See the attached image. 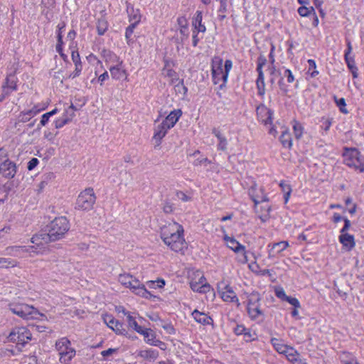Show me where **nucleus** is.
Returning <instances> with one entry per match:
<instances>
[{"label":"nucleus","instance_id":"1","mask_svg":"<svg viewBox=\"0 0 364 364\" xmlns=\"http://www.w3.org/2000/svg\"><path fill=\"white\" fill-rule=\"evenodd\" d=\"M70 222L65 216L55 218L48 226V233L34 235L31 237L32 246H11L6 249L7 255L18 256V252L33 255H42L46 251L48 242L61 239L69 230Z\"/></svg>","mask_w":364,"mask_h":364},{"label":"nucleus","instance_id":"2","mask_svg":"<svg viewBox=\"0 0 364 364\" xmlns=\"http://www.w3.org/2000/svg\"><path fill=\"white\" fill-rule=\"evenodd\" d=\"M160 238L168 250L180 255H185L188 245L185 238L183 226L176 222L166 223L160 228Z\"/></svg>","mask_w":364,"mask_h":364},{"label":"nucleus","instance_id":"3","mask_svg":"<svg viewBox=\"0 0 364 364\" xmlns=\"http://www.w3.org/2000/svg\"><path fill=\"white\" fill-rule=\"evenodd\" d=\"M232 61L227 59L224 64L220 56H214L211 60V77L213 83L218 85L219 90L226 87L230 71L232 68Z\"/></svg>","mask_w":364,"mask_h":364},{"label":"nucleus","instance_id":"4","mask_svg":"<svg viewBox=\"0 0 364 364\" xmlns=\"http://www.w3.org/2000/svg\"><path fill=\"white\" fill-rule=\"evenodd\" d=\"M343 164L358 173H364V156L356 148L344 147Z\"/></svg>","mask_w":364,"mask_h":364},{"label":"nucleus","instance_id":"5","mask_svg":"<svg viewBox=\"0 0 364 364\" xmlns=\"http://www.w3.org/2000/svg\"><path fill=\"white\" fill-rule=\"evenodd\" d=\"M188 278L190 279V286L193 291L200 294L208 293L211 286L208 283L204 273L200 269H192L188 272Z\"/></svg>","mask_w":364,"mask_h":364},{"label":"nucleus","instance_id":"6","mask_svg":"<svg viewBox=\"0 0 364 364\" xmlns=\"http://www.w3.org/2000/svg\"><path fill=\"white\" fill-rule=\"evenodd\" d=\"M118 280L122 285L129 288L133 294L141 296L150 294L145 285L129 273L124 272L120 274Z\"/></svg>","mask_w":364,"mask_h":364},{"label":"nucleus","instance_id":"7","mask_svg":"<svg viewBox=\"0 0 364 364\" xmlns=\"http://www.w3.org/2000/svg\"><path fill=\"white\" fill-rule=\"evenodd\" d=\"M96 195L92 188H87L81 191L75 202V209L80 211H90L96 203Z\"/></svg>","mask_w":364,"mask_h":364},{"label":"nucleus","instance_id":"8","mask_svg":"<svg viewBox=\"0 0 364 364\" xmlns=\"http://www.w3.org/2000/svg\"><path fill=\"white\" fill-rule=\"evenodd\" d=\"M70 345V341L67 338H62L56 341L55 348L58 351L60 363L69 364L75 355V350Z\"/></svg>","mask_w":364,"mask_h":364},{"label":"nucleus","instance_id":"9","mask_svg":"<svg viewBox=\"0 0 364 364\" xmlns=\"http://www.w3.org/2000/svg\"><path fill=\"white\" fill-rule=\"evenodd\" d=\"M10 311L17 316L23 319H33L36 318L37 315L39 314L38 310L33 306L26 304H10Z\"/></svg>","mask_w":364,"mask_h":364},{"label":"nucleus","instance_id":"10","mask_svg":"<svg viewBox=\"0 0 364 364\" xmlns=\"http://www.w3.org/2000/svg\"><path fill=\"white\" fill-rule=\"evenodd\" d=\"M8 340L16 343L18 347L21 346L19 347V349H21L28 341L31 340V333L25 327H16L10 332Z\"/></svg>","mask_w":364,"mask_h":364},{"label":"nucleus","instance_id":"11","mask_svg":"<svg viewBox=\"0 0 364 364\" xmlns=\"http://www.w3.org/2000/svg\"><path fill=\"white\" fill-rule=\"evenodd\" d=\"M247 193L254 204L267 203L269 201L268 194L263 186L258 185L253 182L247 190Z\"/></svg>","mask_w":364,"mask_h":364},{"label":"nucleus","instance_id":"12","mask_svg":"<svg viewBox=\"0 0 364 364\" xmlns=\"http://www.w3.org/2000/svg\"><path fill=\"white\" fill-rule=\"evenodd\" d=\"M75 111L76 108L73 104L65 108L62 115L54 121L55 128L60 129L70 123L75 117Z\"/></svg>","mask_w":364,"mask_h":364},{"label":"nucleus","instance_id":"13","mask_svg":"<svg viewBox=\"0 0 364 364\" xmlns=\"http://www.w3.org/2000/svg\"><path fill=\"white\" fill-rule=\"evenodd\" d=\"M257 119L259 122L264 126L271 125L273 122V111L265 106L260 104L256 109Z\"/></svg>","mask_w":364,"mask_h":364},{"label":"nucleus","instance_id":"14","mask_svg":"<svg viewBox=\"0 0 364 364\" xmlns=\"http://www.w3.org/2000/svg\"><path fill=\"white\" fill-rule=\"evenodd\" d=\"M66 26L65 22L59 23L57 26V43L55 46L56 52L60 55V58L63 60V61L67 62L68 60V55L63 51V31Z\"/></svg>","mask_w":364,"mask_h":364},{"label":"nucleus","instance_id":"15","mask_svg":"<svg viewBox=\"0 0 364 364\" xmlns=\"http://www.w3.org/2000/svg\"><path fill=\"white\" fill-rule=\"evenodd\" d=\"M162 75L165 77L169 78V82L171 85L175 84L176 82H179L183 86L185 91H187V88L183 85V80H180L178 73L171 67L170 62L168 60L164 61V66L162 69Z\"/></svg>","mask_w":364,"mask_h":364},{"label":"nucleus","instance_id":"16","mask_svg":"<svg viewBox=\"0 0 364 364\" xmlns=\"http://www.w3.org/2000/svg\"><path fill=\"white\" fill-rule=\"evenodd\" d=\"M338 241L344 252H351L356 245L355 236L350 233L339 234Z\"/></svg>","mask_w":364,"mask_h":364},{"label":"nucleus","instance_id":"17","mask_svg":"<svg viewBox=\"0 0 364 364\" xmlns=\"http://www.w3.org/2000/svg\"><path fill=\"white\" fill-rule=\"evenodd\" d=\"M254 210L262 222H266L270 217L272 207L267 203L254 204Z\"/></svg>","mask_w":364,"mask_h":364},{"label":"nucleus","instance_id":"18","mask_svg":"<svg viewBox=\"0 0 364 364\" xmlns=\"http://www.w3.org/2000/svg\"><path fill=\"white\" fill-rule=\"evenodd\" d=\"M16 164L8 159L0 164V174L7 178H14L16 173Z\"/></svg>","mask_w":364,"mask_h":364},{"label":"nucleus","instance_id":"19","mask_svg":"<svg viewBox=\"0 0 364 364\" xmlns=\"http://www.w3.org/2000/svg\"><path fill=\"white\" fill-rule=\"evenodd\" d=\"M281 134L279 136V140L284 149H291L293 146V138L289 131V127L282 125L280 127Z\"/></svg>","mask_w":364,"mask_h":364},{"label":"nucleus","instance_id":"20","mask_svg":"<svg viewBox=\"0 0 364 364\" xmlns=\"http://www.w3.org/2000/svg\"><path fill=\"white\" fill-rule=\"evenodd\" d=\"M268 257L274 258L287 250L289 247L288 241H280L273 244L268 245Z\"/></svg>","mask_w":364,"mask_h":364},{"label":"nucleus","instance_id":"21","mask_svg":"<svg viewBox=\"0 0 364 364\" xmlns=\"http://www.w3.org/2000/svg\"><path fill=\"white\" fill-rule=\"evenodd\" d=\"M286 77L288 83H292L295 80L294 75H293L292 71L289 68H284V73H283V77H281L278 81V85L281 90V92L284 94L287 95V93L289 92V85H287L284 80V78Z\"/></svg>","mask_w":364,"mask_h":364},{"label":"nucleus","instance_id":"22","mask_svg":"<svg viewBox=\"0 0 364 364\" xmlns=\"http://www.w3.org/2000/svg\"><path fill=\"white\" fill-rule=\"evenodd\" d=\"M171 129L164 121L155 126L152 138L158 145L161 144V140L166 136Z\"/></svg>","mask_w":364,"mask_h":364},{"label":"nucleus","instance_id":"23","mask_svg":"<svg viewBox=\"0 0 364 364\" xmlns=\"http://www.w3.org/2000/svg\"><path fill=\"white\" fill-rule=\"evenodd\" d=\"M105 323L113 331L118 334H124L126 329L124 327L123 323L119 322L118 320L114 319L112 316L107 315L104 317Z\"/></svg>","mask_w":364,"mask_h":364},{"label":"nucleus","instance_id":"24","mask_svg":"<svg viewBox=\"0 0 364 364\" xmlns=\"http://www.w3.org/2000/svg\"><path fill=\"white\" fill-rule=\"evenodd\" d=\"M177 28L180 34L183 36L182 39L188 38L189 36V23L188 19L186 16H179L176 19Z\"/></svg>","mask_w":364,"mask_h":364},{"label":"nucleus","instance_id":"25","mask_svg":"<svg viewBox=\"0 0 364 364\" xmlns=\"http://www.w3.org/2000/svg\"><path fill=\"white\" fill-rule=\"evenodd\" d=\"M109 70L112 79L116 80L127 79L128 73L127 70L124 68L123 64L118 65H111L109 66Z\"/></svg>","mask_w":364,"mask_h":364},{"label":"nucleus","instance_id":"26","mask_svg":"<svg viewBox=\"0 0 364 364\" xmlns=\"http://www.w3.org/2000/svg\"><path fill=\"white\" fill-rule=\"evenodd\" d=\"M183 112L181 109H175L171 111L163 121L172 129L178 122Z\"/></svg>","mask_w":364,"mask_h":364},{"label":"nucleus","instance_id":"27","mask_svg":"<svg viewBox=\"0 0 364 364\" xmlns=\"http://www.w3.org/2000/svg\"><path fill=\"white\" fill-rule=\"evenodd\" d=\"M46 107H43L41 108L38 107V105H34L33 107L31 109L22 111L18 115V118L20 121L23 122H26L29 121L33 117L36 115L38 113L44 110Z\"/></svg>","mask_w":364,"mask_h":364},{"label":"nucleus","instance_id":"28","mask_svg":"<svg viewBox=\"0 0 364 364\" xmlns=\"http://www.w3.org/2000/svg\"><path fill=\"white\" fill-rule=\"evenodd\" d=\"M102 56L105 63L110 66L123 64V60L112 51L104 50Z\"/></svg>","mask_w":364,"mask_h":364},{"label":"nucleus","instance_id":"29","mask_svg":"<svg viewBox=\"0 0 364 364\" xmlns=\"http://www.w3.org/2000/svg\"><path fill=\"white\" fill-rule=\"evenodd\" d=\"M203 12L201 11H196L194 17L192 20L193 30H197L201 33L206 31V27L203 23Z\"/></svg>","mask_w":364,"mask_h":364},{"label":"nucleus","instance_id":"30","mask_svg":"<svg viewBox=\"0 0 364 364\" xmlns=\"http://www.w3.org/2000/svg\"><path fill=\"white\" fill-rule=\"evenodd\" d=\"M212 134L218 139V144L217 146L218 150L225 151L228 146V140L225 135H223L221 131L218 128H213Z\"/></svg>","mask_w":364,"mask_h":364},{"label":"nucleus","instance_id":"31","mask_svg":"<svg viewBox=\"0 0 364 364\" xmlns=\"http://www.w3.org/2000/svg\"><path fill=\"white\" fill-rule=\"evenodd\" d=\"M284 355L292 364H307L305 360L301 358L299 353L292 347L286 350Z\"/></svg>","mask_w":364,"mask_h":364},{"label":"nucleus","instance_id":"32","mask_svg":"<svg viewBox=\"0 0 364 364\" xmlns=\"http://www.w3.org/2000/svg\"><path fill=\"white\" fill-rule=\"evenodd\" d=\"M223 240L226 246L234 252L243 250V245L238 242L235 237L225 235Z\"/></svg>","mask_w":364,"mask_h":364},{"label":"nucleus","instance_id":"33","mask_svg":"<svg viewBox=\"0 0 364 364\" xmlns=\"http://www.w3.org/2000/svg\"><path fill=\"white\" fill-rule=\"evenodd\" d=\"M254 301H252V299L250 300L247 304V311L249 315L252 318H256L258 316H259L262 314V311L259 309L258 304H257V302L259 301V298L254 297Z\"/></svg>","mask_w":364,"mask_h":364},{"label":"nucleus","instance_id":"34","mask_svg":"<svg viewBox=\"0 0 364 364\" xmlns=\"http://www.w3.org/2000/svg\"><path fill=\"white\" fill-rule=\"evenodd\" d=\"M256 87L257 90V95L264 100L266 93V84L264 81V74H258L256 80Z\"/></svg>","mask_w":364,"mask_h":364},{"label":"nucleus","instance_id":"35","mask_svg":"<svg viewBox=\"0 0 364 364\" xmlns=\"http://www.w3.org/2000/svg\"><path fill=\"white\" fill-rule=\"evenodd\" d=\"M346 45H347V48L345 50V53H344V59H345L346 63L350 70H352L353 68H355L356 70V68L355 66L354 58L350 56V55L352 52V50H353L351 42L349 40H347Z\"/></svg>","mask_w":364,"mask_h":364},{"label":"nucleus","instance_id":"36","mask_svg":"<svg viewBox=\"0 0 364 364\" xmlns=\"http://www.w3.org/2000/svg\"><path fill=\"white\" fill-rule=\"evenodd\" d=\"M291 124L292 126V129L294 132V137L296 140H299L302 138L304 133V125L298 120L294 119L291 122Z\"/></svg>","mask_w":364,"mask_h":364},{"label":"nucleus","instance_id":"37","mask_svg":"<svg viewBox=\"0 0 364 364\" xmlns=\"http://www.w3.org/2000/svg\"><path fill=\"white\" fill-rule=\"evenodd\" d=\"M109 28V23L105 16L98 18L96 23L97 32L99 36H103Z\"/></svg>","mask_w":364,"mask_h":364},{"label":"nucleus","instance_id":"38","mask_svg":"<svg viewBox=\"0 0 364 364\" xmlns=\"http://www.w3.org/2000/svg\"><path fill=\"white\" fill-rule=\"evenodd\" d=\"M279 186L281 188L282 192L284 193V203L287 204L289 200L292 192L291 186L284 180H282L279 182Z\"/></svg>","mask_w":364,"mask_h":364},{"label":"nucleus","instance_id":"39","mask_svg":"<svg viewBox=\"0 0 364 364\" xmlns=\"http://www.w3.org/2000/svg\"><path fill=\"white\" fill-rule=\"evenodd\" d=\"M69 49L70 50L71 58L74 65L82 64L81 58L77 49V43H70L69 45Z\"/></svg>","mask_w":364,"mask_h":364},{"label":"nucleus","instance_id":"40","mask_svg":"<svg viewBox=\"0 0 364 364\" xmlns=\"http://www.w3.org/2000/svg\"><path fill=\"white\" fill-rule=\"evenodd\" d=\"M333 118L329 117H322L320 119L321 124L320 125L321 135H326L329 131L332 124Z\"/></svg>","mask_w":364,"mask_h":364},{"label":"nucleus","instance_id":"41","mask_svg":"<svg viewBox=\"0 0 364 364\" xmlns=\"http://www.w3.org/2000/svg\"><path fill=\"white\" fill-rule=\"evenodd\" d=\"M217 289L221 296H229V294H232L233 290L230 287L227 281L223 280L218 284Z\"/></svg>","mask_w":364,"mask_h":364},{"label":"nucleus","instance_id":"42","mask_svg":"<svg viewBox=\"0 0 364 364\" xmlns=\"http://www.w3.org/2000/svg\"><path fill=\"white\" fill-rule=\"evenodd\" d=\"M309 67L306 75L309 76L310 78H315L319 75V71L317 70L316 61L314 59H309L307 60Z\"/></svg>","mask_w":364,"mask_h":364},{"label":"nucleus","instance_id":"43","mask_svg":"<svg viewBox=\"0 0 364 364\" xmlns=\"http://www.w3.org/2000/svg\"><path fill=\"white\" fill-rule=\"evenodd\" d=\"M3 88L9 89L11 91L17 90V78L13 75H9L6 77Z\"/></svg>","mask_w":364,"mask_h":364},{"label":"nucleus","instance_id":"44","mask_svg":"<svg viewBox=\"0 0 364 364\" xmlns=\"http://www.w3.org/2000/svg\"><path fill=\"white\" fill-rule=\"evenodd\" d=\"M139 355L144 359L155 360L159 356V352L156 350H154L151 348L145 349L140 350L139 352Z\"/></svg>","mask_w":364,"mask_h":364},{"label":"nucleus","instance_id":"45","mask_svg":"<svg viewBox=\"0 0 364 364\" xmlns=\"http://www.w3.org/2000/svg\"><path fill=\"white\" fill-rule=\"evenodd\" d=\"M192 315L197 322L200 323L203 325L209 324L212 321L210 317L207 316L203 313H200L198 310H194L193 312L192 313Z\"/></svg>","mask_w":364,"mask_h":364},{"label":"nucleus","instance_id":"46","mask_svg":"<svg viewBox=\"0 0 364 364\" xmlns=\"http://www.w3.org/2000/svg\"><path fill=\"white\" fill-rule=\"evenodd\" d=\"M235 253L236 254L235 260L237 262V263L245 264L249 261L248 251L247 250L245 245L243 246V250H241L239 252Z\"/></svg>","mask_w":364,"mask_h":364},{"label":"nucleus","instance_id":"47","mask_svg":"<svg viewBox=\"0 0 364 364\" xmlns=\"http://www.w3.org/2000/svg\"><path fill=\"white\" fill-rule=\"evenodd\" d=\"M141 14L139 9L134 10L132 9L131 13L129 15V21L130 24L137 26L141 22Z\"/></svg>","mask_w":364,"mask_h":364},{"label":"nucleus","instance_id":"48","mask_svg":"<svg viewBox=\"0 0 364 364\" xmlns=\"http://www.w3.org/2000/svg\"><path fill=\"white\" fill-rule=\"evenodd\" d=\"M18 262L10 258L0 257V268L8 269L18 266Z\"/></svg>","mask_w":364,"mask_h":364},{"label":"nucleus","instance_id":"49","mask_svg":"<svg viewBox=\"0 0 364 364\" xmlns=\"http://www.w3.org/2000/svg\"><path fill=\"white\" fill-rule=\"evenodd\" d=\"M272 345L274 346L275 350L280 354H285L286 350H288L291 347L286 346L283 343H281L279 341L277 338H272L271 340Z\"/></svg>","mask_w":364,"mask_h":364},{"label":"nucleus","instance_id":"50","mask_svg":"<svg viewBox=\"0 0 364 364\" xmlns=\"http://www.w3.org/2000/svg\"><path fill=\"white\" fill-rule=\"evenodd\" d=\"M339 358L343 364H355L357 363L355 357L351 353L347 352L341 353Z\"/></svg>","mask_w":364,"mask_h":364},{"label":"nucleus","instance_id":"51","mask_svg":"<svg viewBox=\"0 0 364 364\" xmlns=\"http://www.w3.org/2000/svg\"><path fill=\"white\" fill-rule=\"evenodd\" d=\"M297 11L300 16L308 17L314 14L315 9L313 6L307 7L306 5H303L298 8Z\"/></svg>","mask_w":364,"mask_h":364},{"label":"nucleus","instance_id":"52","mask_svg":"<svg viewBox=\"0 0 364 364\" xmlns=\"http://www.w3.org/2000/svg\"><path fill=\"white\" fill-rule=\"evenodd\" d=\"M146 286L149 289L164 288L165 286V281L163 279H158L155 281L150 280L146 282Z\"/></svg>","mask_w":364,"mask_h":364},{"label":"nucleus","instance_id":"53","mask_svg":"<svg viewBox=\"0 0 364 364\" xmlns=\"http://www.w3.org/2000/svg\"><path fill=\"white\" fill-rule=\"evenodd\" d=\"M267 60L264 55H259L257 60L256 71L257 74H264L263 68L267 64Z\"/></svg>","mask_w":364,"mask_h":364},{"label":"nucleus","instance_id":"54","mask_svg":"<svg viewBox=\"0 0 364 364\" xmlns=\"http://www.w3.org/2000/svg\"><path fill=\"white\" fill-rule=\"evenodd\" d=\"M139 333L144 335L146 342L150 345L156 338L154 333L149 328L142 329Z\"/></svg>","mask_w":364,"mask_h":364},{"label":"nucleus","instance_id":"55","mask_svg":"<svg viewBox=\"0 0 364 364\" xmlns=\"http://www.w3.org/2000/svg\"><path fill=\"white\" fill-rule=\"evenodd\" d=\"M269 72V82L271 85H274L276 81V77L277 75L280 74L279 71L277 69L274 64H271V65L268 68Z\"/></svg>","mask_w":364,"mask_h":364},{"label":"nucleus","instance_id":"56","mask_svg":"<svg viewBox=\"0 0 364 364\" xmlns=\"http://www.w3.org/2000/svg\"><path fill=\"white\" fill-rule=\"evenodd\" d=\"M127 322L129 326L138 333L141 332L143 329L142 327L137 323L135 318L130 314L127 315Z\"/></svg>","mask_w":364,"mask_h":364},{"label":"nucleus","instance_id":"57","mask_svg":"<svg viewBox=\"0 0 364 364\" xmlns=\"http://www.w3.org/2000/svg\"><path fill=\"white\" fill-rule=\"evenodd\" d=\"M74 65H75V69L72 73H70L69 74V75H68L69 79H72V80L75 79V78L78 77L82 73V64H76Z\"/></svg>","mask_w":364,"mask_h":364},{"label":"nucleus","instance_id":"58","mask_svg":"<svg viewBox=\"0 0 364 364\" xmlns=\"http://www.w3.org/2000/svg\"><path fill=\"white\" fill-rule=\"evenodd\" d=\"M335 102H336V105L338 107L341 112H342L343 114L348 113V111L346 109V100L343 97H341L340 99H337L336 97H335Z\"/></svg>","mask_w":364,"mask_h":364},{"label":"nucleus","instance_id":"59","mask_svg":"<svg viewBox=\"0 0 364 364\" xmlns=\"http://www.w3.org/2000/svg\"><path fill=\"white\" fill-rule=\"evenodd\" d=\"M136 26L130 24L125 31V38L127 40V43L129 44V42L132 40V34L134 33V29L136 28Z\"/></svg>","mask_w":364,"mask_h":364},{"label":"nucleus","instance_id":"60","mask_svg":"<svg viewBox=\"0 0 364 364\" xmlns=\"http://www.w3.org/2000/svg\"><path fill=\"white\" fill-rule=\"evenodd\" d=\"M344 225L343 228L340 230V234H346L349 233L348 231L350 228H351V222L348 218H344L343 219Z\"/></svg>","mask_w":364,"mask_h":364},{"label":"nucleus","instance_id":"61","mask_svg":"<svg viewBox=\"0 0 364 364\" xmlns=\"http://www.w3.org/2000/svg\"><path fill=\"white\" fill-rule=\"evenodd\" d=\"M176 196L178 200L183 202H188L191 200L192 199L191 196H188L186 193L181 191H177L176 193Z\"/></svg>","mask_w":364,"mask_h":364},{"label":"nucleus","instance_id":"62","mask_svg":"<svg viewBox=\"0 0 364 364\" xmlns=\"http://www.w3.org/2000/svg\"><path fill=\"white\" fill-rule=\"evenodd\" d=\"M283 300L288 301L294 308H300V303L296 297H281Z\"/></svg>","mask_w":364,"mask_h":364},{"label":"nucleus","instance_id":"63","mask_svg":"<svg viewBox=\"0 0 364 364\" xmlns=\"http://www.w3.org/2000/svg\"><path fill=\"white\" fill-rule=\"evenodd\" d=\"M218 11L223 15H219L220 19H224L225 18V14L227 12V3L226 0H221L220 5Z\"/></svg>","mask_w":364,"mask_h":364},{"label":"nucleus","instance_id":"64","mask_svg":"<svg viewBox=\"0 0 364 364\" xmlns=\"http://www.w3.org/2000/svg\"><path fill=\"white\" fill-rule=\"evenodd\" d=\"M244 338L246 341H251L255 339L256 333H252L251 331L248 328H246V331L243 333Z\"/></svg>","mask_w":364,"mask_h":364}]
</instances>
